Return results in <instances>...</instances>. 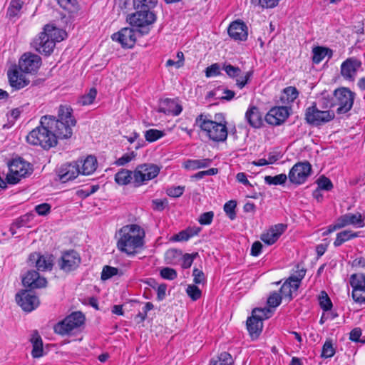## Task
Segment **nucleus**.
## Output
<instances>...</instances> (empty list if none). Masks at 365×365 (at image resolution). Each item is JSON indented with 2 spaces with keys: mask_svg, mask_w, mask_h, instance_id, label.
<instances>
[{
  "mask_svg": "<svg viewBox=\"0 0 365 365\" xmlns=\"http://www.w3.org/2000/svg\"><path fill=\"white\" fill-rule=\"evenodd\" d=\"M97 95V91L95 88L90 89L88 93L82 96L78 101L81 106H88L93 103Z\"/></svg>",
  "mask_w": 365,
  "mask_h": 365,
  "instance_id": "obj_42",
  "label": "nucleus"
},
{
  "mask_svg": "<svg viewBox=\"0 0 365 365\" xmlns=\"http://www.w3.org/2000/svg\"><path fill=\"white\" fill-rule=\"evenodd\" d=\"M312 166L308 162L296 163L289 173V179L291 182L297 185L304 183L310 175Z\"/></svg>",
  "mask_w": 365,
  "mask_h": 365,
  "instance_id": "obj_13",
  "label": "nucleus"
},
{
  "mask_svg": "<svg viewBox=\"0 0 365 365\" xmlns=\"http://www.w3.org/2000/svg\"><path fill=\"white\" fill-rule=\"evenodd\" d=\"M61 34L63 32L52 25L47 24L43 27V31L34 39L32 46L39 53L49 56L53 51L56 42L63 39Z\"/></svg>",
  "mask_w": 365,
  "mask_h": 365,
  "instance_id": "obj_4",
  "label": "nucleus"
},
{
  "mask_svg": "<svg viewBox=\"0 0 365 365\" xmlns=\"http://www.w3.org/2000/svg\"><path fill=\"white\" fill-rule=\"evenodd\" d=\"M354 98V93L351 92L349 88H341L335 90L334 98L335 106H338L336 113L338 114H344L349 111L353 106Z\"/></svg>",
  "mask_w": 365,
  "mask_h": 365,
  "instance_id": "obj_12",
  "label": "nucleus"
},
{
  "mask_svg": "<svg viewBox=\"0 0 365 365\" xmlns=\"http://www.w3.org/2000/svg\"><path fill=\"white\" fill-rule=\"evenodd\" d=\"M279 292L282 297L287 298L289 301L292 299V292L294 291L290 288V284L286 282L281 287Z\"/></svg>",
  "mask_w": 365,
  "mask_h": 365,
  "instance_id": "obj_59",
  "label": "nucleus"
},
{
  "mask_svg": "<svg viewBox=\"0 0 365 365\" xmlns=\"http://www.w3.org/2000/svg\"><path fill=\"white\" fill-rule=\"evenodd\" d=\"M85 317L81 312H76L58 322L54 327V331L61 335L68 334L73 329L83 324Z\"/></svg>",
  "mask_w": 365,
  "mask_h": 365,
  "instance_id": "obj_11",
  "label": "nucleus"
},
{
  "mask_svg": "<svg viewBox=\"0 0 365 365\" xmlns=\"http://www.w3.org/2000/svg\"><path fill=\"white\" fill-rule=\"evenodd\" d=\"M50 210L51 205L48 203H42L36 205L35 207L36 212L39 215H46L48 213H49Z\"/></svg>",
  "mask_w": 365,
  "mask_h": 365,
  "instance_id": "obj_63",
  "label": "nucleus"
},
{
  "mask_svg": "<svg viewBox=\"0 0 365 365\" xmlns=\"http://www.w3.org/2000/svg\"><path fill=\"white\" fill-rule=\"evenodd\" d=\"M160 168L153 163L139 165L133 171V184L135 187H139L145 182L154 179L158 176Z\"/></svg>",
  "mask_w": 365,
  "mask_h": 365,
  "instance_id": "obj_9",
  "label": "nucleus"
},
{
  "mask_svg": "<svg viewBox=\"0 0 365 365\" xmlns=\"http://www.w3.org/2000/svg\"><path fill=\"white\" fill-rule=\"evenodd\" d=\"M8 77L11 86L16 90L24 88L29 83V81L26 78L24 74L19 73V71L16 70L12 72H9Z\"/></svg>",
  "mask_w": 365,
  "mask_h": 365,
  "instance_id": "obj_28",
  "label": "nucleus"
},
{
  "mask_svg": "<svg viewBox=\"0 0 365 365\" xmlns=\"http://www.w3.org/2000/svg\"><path fill=\"white\" fill-rule=\"evenodd\" d=\"M195 124L210 140L214 142H224L227 140V123L222 113L215 114L214 120L210 118V115L202 113L196 118Z\"/></svg>",
  "mask_w": 365,
  "mask_h": 365,
  "instance_id": "obj_2",
  "label": "nucleus"
},
{
  "mask_svg": "<svg viewBox=\"0 0 365 365\" xmlns=\"http://www.w3.org/2000/svg\"><path fill=\"white\" fill-rule=\"evenodd\" d=\"M137 36H141L138 29L123 28L112 35L113 41L119 42L123 48H133L136 41Z\"/></svg>",
  "mask_w": 365,
  "mask_h": 365,
  "instance_id": "obj_14",
  "label": "nucleus"
},
{
  "mask_svg": "<svg viewBox=\"0 0 365 365\" xmlns=\"http://www.w3.org/2000/svg\"><path fill=\"white\" fill-rule=\"evenodd\" d=\"M212 160L209 158L200 160H189L185 164V168L192 170H197L207 168L211 164Z\"/></svg>",
  "mask_w": 365,
  "mask_h": 365,
  "instance_id": "obj_38",
  "label": "nucleus"
},
{
  "mask_svg": "<svg viewBox=\"0 0 365 365\" xmlns=\"http://www.w3.org/2000/svg\"><path fill=\"white\" fill-rule=\"evenodd\" d=\"M197 255V253L195 254H185L182 257V267L183 269H187L191 267L194 258Z\"/></svg>",
  "mask_w": 365,
  "mask_h": 365,
  "instance_id": "obj_61",
  "label": "nucleus"
},
{
  "mask_svg": "<svg viewBox=\"0 0 365 365\" xmlns=\"http://www.w3.org/2000/svg\"><path fill=\"white\" fill-rule=\"evenodd\" d=\"M135 153L133 151L129 153L124 154L122 157L119 158L115 162V164L118 166H123L127 163H130L133 160L135 157Z\"/></svg>",
  "mask_w": 365,
  "mask_h": 365,
  "instance_id": "obj_56",
  "label": "nucleus"
},
{
  "mask_svg": "<svg viewBox=\"0 0 365 365\" xmlns=\"http://www.w3.org/2000/svg\"><path fill=\"white\" fill-rule=\"evenodd\" d=\"M23 284L31 289L45 287L47 284L46 278L41 277L39 273L35 270L28 271L22 279Z\"/></svg>",
  "mask_w": 365,
  "mask_h": 365,
  "instance_id": "obj_23",
  "label": "nucleus"
},
{
  "mask_svg": "<svg viewBox=\"0 0 365 365\" xmlns=\"http://www.w3.org/2000/svg\"><path fill=\"white\" fill-rule=\"evenodd\" d=\"M29 262L30 264H35L38 271L51 270L53 267V256L41 255L40 253L33 252L29 257Z\"/></svg>",
  "mask_w": 365,
  "mask_h": 365,
  "instance_id": "obj_19",
  "label": "nucleus"
},
{
  "mask_svg": "<svg viewBox=\"0 0 365 365\" xmlns=\"http://www.w3.org/2000/svg\"><path fill=\"white\" fill-rule=\"evenodd\" d=\"M192 276L193 282L196 284H205L206 282V277L204 272L197 268L193 269Z\"/></svg>",
  "mask_w": 365,
  "mask_h": 365,
  "instance_id": "obj_55",
  "label": "nucleus"
},
{
  "mask_svg": "<svg viewBox=\"0 0 365 365\" xmlns=\"http://www.w3.org/2000/svg\"><path fill=\"white\" fill-rule=\"evenodd\" d=\"M59 5L64 9L73 11L76 9V0H58Z\"/></svg>",
  "mask_w": 365,
  "mask_h": 365,
  "instance_id": "obj_62",
  "label": "nucleus"
},
{
  "mask_svg": "<svg viewBox=\"0 0 365 365\" xmlns=\"http://www.w3.org/2000/svg\"><path fill=\"white\" fill-rule=\"evenodd\" d=\"M222 70L230 78L235 81V85L240 89L245 88L250 82L253 76L252 70L243 73L238 66L227 62L222 63Z\"/></svg>",
  "mask_w": 365,
  "mask_h": 365,
  "instance_id": "obj_8",
  "label": "nucleus"
},
{
  "mask_svg": "<svg viewBox=\"0 0 365 365\" xmlns=\"http://www.w3.org/2000/svg\"><path fill=\"white\" fill-rule=\"evenodd\" d=\"M234 361L230 354L224 351L211 359L209 365H232Z\"/></svg>",
  "mask_w": 365,
  "mask_h": 365,
  "instance_id": "obj_36",
  "label": "nucleus"
},
{
  "mask_svg": "<svg viewBox=\"0 0 365 365\" xmlns=\"http://www.w3.org/2000/svg\"><path fill=\"white\" fill-rule=\"evenodd\" d=\"M245 119L247 123L254 128H259L263 125V114L259 108L255 106H250L245 113Z\"/></svg>",
  "mask_w": 365,
  "mask_h": 365,
  "instance_id": "obj_24",
  "label": "nucleus"
},
{
  "mask_svg": "<svg viewBox=\"0 0 365 365\" xmlns=\"http://www.w3.org/2000/svg\"><path fill=\"white\" fill-rule=\"evenodd\" d=\"M160 274L161 277L165 279L168 280H173L175 279L177 276V272L175 269L170 267H164L160 270Z\"/></svg>",
  "mask_w": 365,
  "mask_h": 365,
  "instance_id": "obj_54",
  "label": "nucleus"
},
{
  "mask_svg": "<svg viewBox=\"0 0 365 365\" xmlns=\"http://www.w3.org/2000/svg\"><path fill=\"white\" fill-rule=\"evenodd\" d=\"M360 290H352L351 297L353 300L358 304H365V296L360 293Z\"/></svg>",
  "mask_w": 365,
  "mask_h": 365,
  "instance_id": "obj_64",
  "label": "nucleus"
},
{
  "mask_svg": "<svg viewBox=\"0 0 365 365\" xmlns=\"http://www.w3.org/2000/svg\"><path fill=\"white\" fill-rule=\"evenodd\" d=\"M287 180V176L286 174H279L275 176L267 175L264 177V182L267 185H283L286 182Z\"/></svg>",
  "mask_w": 365,
  "mask_h": 365,
  "instance_id": "obj_41",
  "label": "nucleus"
},
{
  "mask_svg": "<svg viewBox=\"0 0 365 365\" xmlns=\"http://www.w3.org/2000/svg\"><path fill=\"white\" fill-rule=\"evenodd\" d=\"M33 218L34 214L26 213L14 221V226L19 228L26 226Z\"/></svg>",
  "mask_w": 365,
  "mask_h": 365,
  "instance_id": "obj_52",
  "label": "nucleus"
},
{
  "mask_svg": "<svg viewBox=\"0 0 365 365\" xmlns=\"http://www.w3.org/2000/svg\"><path fill=\"white\" fill-rule=\"evenodd\" d=\"M186 293L192 301H197L202 297V291L195 284H188Z\"/></svg>",
  "mask_w": 365,
  "mask_h": 365,
  "instance_id": "obj_47",
  "label": "nucleus"
},
{
  "mask_svg": "<svg viewBox=\"0 0 365 365\" xmlns=\"http://www.w3.org/2000/svg\"><path fill=\"white\" fill-rule=\"evenodd\" d=\"M350 284L352 290H360L365 293V274L356 273L350 276Z\"/></svg>",
  "mask_w": 365,
  "mask_h": 365,
  "instance_id": "obj_35",
  "label": "nucleus"
},
{
  "mask_svg": "<svg viewBox=\"0 0 365 365\" xmlns=\"http://www.w3.org/2000/svg\"><path fill=\"white\" fill-rule=\"evenodd\" d=\"M80 262L79 255L76 252L71 250L62 255L58 265L61 269L68 272L76 269Z\"/></svg>",
  "mask_w": 365,
  "mask_h": 365,
  "instance_id": "obj_18",
  "label": "nucleus"
},
{
  "mask_svg": "<svg viewBox=\"0 0 365 365\" xmlns=\"http://www.w3.org/2000/svg\"><path fill=\"white\" fill-rule=\"evenodd\" d=\"M236 207L237 202L235 200H230L224 205V211L231 220L236 218Z\"/></svg>",
  "mask_w": 365,
  "mask_h": 365,
  "instance_id": "obj_46",
  "label": "nucleus"
},
{
  "mask_svg": "<svg viewBox=\"0 0 365 365\" xmlns=\"http://www.w3.org/2000/svg\"><path fill=\"white\" fill-rule=\"evenodd\" d=\"M319 305L321 308L327 312L331 309L332 302L325 291H322L319 297Z\"/></svg>",
  "mask_w": 365,
  "mask_h": 365,
  "instance_id": "obj_43",
  "label": "nucleus"
},
{
  "mask_svg": "<svg viewBox=\"0 0 365 365\" xmlns=\"http://www.w3.org/2000/svg\"><path fill=\"white\" fill-rule=\"evenodd\" d=\"M165 135V133L157 129H149L145 132V138L148 142H154Z\"/></svg>",
  "mask_w": 365,
  "mask_h": 365,
  "instance_id": "obj_44",
  "label": "nucleus"
},
{
  "mask_svg": "<svg viewBox=\"0 0 365 365\" xmlns=\"http://www.w3.org/2000/svg\"><path fill=\"white\" fill-rule=\"evenodd\" d=\"M26 140L29 144L39 145L45 150L55 147L58 143L50 128L43 124V116L40 120V125L27 135Z\"/></svg>",
  "mask_w": 365,
  "mask_h": 365,
  "instance_id": "obj_5",
  "label": "nucleus"
},
{
  "mask_svg": "<svg viewBox=\"0 0 365 365\" xmlns=\"http://www.w3.org/2000/svg\"><path fill=\"white\" fill-rule=\"evenodd\" d=\"M246 29L247 27L244 23L236 21L230 25L228 34L235 40L245 41L247 38Z\"/></svg>",
  "mask_w": 365,
  "mask_h": 365,
  "instance_id": "obj_26",
  "label": "nucleus"
},
{
  "mask_svg": "<svg viewBox=\"0 0 365 365\" xmlns=\"http://www.w3.org/2000/svg\"><path fill=\"white\" fill-rule=\"evenodd\" d=\"M319 103L320 106L324 109L335 106L334 97L330 96L329 94H323L322 97L319 99Z\"/></svg>",
  "mask_w": 365,
  "mask_h": 365,
  "instance_id": "obj_49",
  "label": "nucleus"
},
{
  "mask_svg": "<svg viewBox=\"0 0 365 365\" xmlns=\"http://www.w3.org/2000/svg\"><path fill=\"white\" fill-rule=\"evenodd\" d=\"M184 191V186H176L168 187L166 190V193L170 197H178L183 194Z\"/></svg>",
  "mask_w": 365,
  "mask_h": 365,
  "instance_id": "obj_58",
  "label": "nucleus"
},
{
  "mask_svg": "<svg viewBox=\"0 0 365 365\" xmlns=\"http://www.w3.org/2000/svg\"><path fill=\"white\" fill-rule=\"evenodd\" d=\"M43 124L50 128L56 140L68 139L73 135V128L76 124V120L70 106L60 105L57 116L43 115Z\"/></svg>",
  "mask_w": 365,
  "mask_h": 365,
  "instance_id": "obj_1",
  "label": "nucleus"
},
{
  "mask_svg": "<svg viewBox=\"0 0 365 365\" xmlns=\"http://www.w3.org/2000/svg\"><path fill=\"white\" fill-rule=\"evenodd\" d=\"M158 0H133L135 9L152 10L157 5Z\"/></svg>",
  "mask_w": 365,
  "mask_h": 365,
  "instance_id": "obj_40",
  "label": "nucleus"
},
{
  "mask_svg": "<svg viewBox=\"0 0 365 365\" xmlns=\"http://www.w3.org/2000/svg\"><path fill=\"white\" fill-rule=\"evenodd\" d=\"M289 113L286 106H278L270 109L264 117L266 122L272 125H279L284 123Z\"/></svg>",
  "mask_w": 365,
  "mask_h": 365,
  "instance_id": "obj_17",
  "label": "nucleus"
},
{
  "mask_svg": "<svg viewBox=\"0 0 365 365\" xmlns=\"http://www.w3.org/2000/svg\"><path fill=\"white\" fill-rule=\"evenodd\" d=\"M41 65V58L34 53H25L19 61V69L26 73H36Z\"/></svg>",
  "mask_w": 365,
  "mask_h": 365,
  "instance_id": "obj_15",
  "label": "nucleus"
},
{
  "mask_svg": "<svg viewBox=\"0 0 365 365\" xmlns=\"http://www.w3.org/2000/svg\"><path fill=\"white\" fill-rule=\"evenodd\" d=\"M17 304L25 312H30L39 305V300L37 296L31 292L23 290L16 294Z\"/></svg>",
  "mask_w": 365,
  "mask_h": 365,
  "instance_id": "obj_16",
  "label": "nucleus"
},
{
  "mask_svg": "<svg viewBox=\"0 0 365 365\" xmlns=\"http://www.w3.org/2000/svg\"><path fill=\"white\" fill-rule=\"evenodd\" d=\"M182 110V106L175 99H165L160 104L159 111L167 115H178Z\"/></svg>",
  "mask_w": 365,
  "mask_h": 365,
  "instance_id": "obj_27",
  "label": "nucleus"
},
{
  "mask_svg": "<svg viewBox=\"0 0 365 365\" xmlns=\"http://www.w3.org/2000/svg\"><path fill=\"white\" fill-rule=\"evenodd\" d=\"M360 65V62L357 60L353 58L346 60L341 66V76L346 79L353 81Z\"/></svg>",
  "mask_w": 365,
  "mask_h": 365,
  "instance_id": "obj_25",
  "label": "nucleus"
},
{
  "mask_svg": "<svg viewBox=\"0 0 365 365\" xmlns=\"http://www.w3.org/2000/svg\"><path fill=\"white\" fill-rule=\"evenodd\" d=\"M8 166L9 173L6 175V180L9 184L18 183L22 178H26L32 172L30 164L21 158L13 160L9 163Z\"/></svg>",
  "mask_w": 365,
  "mask_h": 365,
  "instance_id": "obj_7",
  "label": "nucleus"
},
{
  "mask_svg": "<svg viewBox=\"0 0 365 365\" xmlns=\"http://www.w3.org/2000/svg\"><path fill=\"white\" fill-rule=\"evenodd\" d=\"M118 268L110 267L108 265H106L103 267V271L101 272V279L103 280L108 279L111 278L112 277L118 274Z\"/></svg>",
  "mask_w": 365,
  "mask_h": 365,
  "instance_id": "obj_50",
  "label": "nucleus"
},
{
  "mask_svg": "<svg viewBox=\"0 0 365 365\" xmlns=\"http://www.w3.org/2000/svg\"><path fill=\"white\" fill-rule=\"evenodd\" d=\"M272 314L270 308H255L252 310V316L262 322L263 320L269 319Z\"/></svg>",
  "mask_w": 365,
  "mask_h": 365,
  "instance_id": "obj_39",
  "label": "nucleus"
},
{
  "mask_svg": "<svg viewBox=\"0 0 365 365\" xmlns=\"http://www.w3.org/2000/svg\"><path fill=\"white\" fill-rule=\"evenodd\" d=\"M282 297L277 292H273L270 294L267 299V304L269 306V307L275 308L278 307L282 301Z\"/></svg>",
  "mask_w": 365,
  "mask_h": 365,
  "instance_id": "obj_57",
  "label": "nucleus"
},
{
  "mask_svg": "<svg viewBox=\"0 0 365 365\" xmlns=\"http://www.w3.org/2000/svg\"><path fill=\"white\" fill-rule=\"evenodd\" d=\"M263 324L255 317L251 316L247 320V328L252 339H256L260 334Z\"/></svg>",
  "mask_w": 365,
  "mask_h": 365,
  "instance_id": "obj_31",
  "label": "nucleus"
},
{
  "mask_svg": "<svg viewBox=\"0 0 365 365\" xmlns=\"http://www.w3.org/2000/svg\"><path fill=\"white\" fill-rule=\"evenodd\" d=\"M78 164L81 168L80 174L89 175L96 170L97 160L95 157L90 155L83 160H81Z\"/></svg>",
  "mask_w": 365,
  "mask_h": 365,
  "instance_id": "obj_29",
  "label": "nucleus"
},
{
  "mask_svg": "<svg viewBox=\"0 0 365 365\" xmlns=\"http://www.w3.org/2000/svg\"><path fill=\"white\" fill-rule=\"evenodd\" d=\"M335 354V349L331 341L327 340L322 349L321 356L324 359L331 358Z\"/></svg>",
  "mask_w": 365,
  "mask_h": 365,
  "instance_id": "obj_45",
  "label": "nucleus"
},
{
  "mask_svg": "<svg viewBox=\"0 0 365 365\" xmlns=\"http://www.w3.org/2000/svg\"><path fill=\"white\" fill-rule=\"evenodd\" d=\"M120 237L117 242L119 250L128 255H133L136 250L143 246L144 230L138 225H129L120 230Z\"/></svg>",
  "mask_w": 365,
  "mask_h": 365,
  "instance_id": "obj_3",
  "label": "nucleus"
},
{
  "mask_svg": "<svg viewBox=\"0 0 365 365\" xmlns=\"http://www.w3.org/2000/svg\"><path fill=\"white\" fill-rule=\"evenodd\" d=\"M287 227V226L285 224H277L271 227L266 232L262 234L260 239L267 245H272L285 232Z\"/></svg>",
  "mask_w": 365,
  "mask_h": 365,
  "instance_id": "obj_22",
  "label": "nucleus"
},
{
  "mask_svg": "<svg viewBox=\"0 0 365 365\" xmlns=\"http://www.w3.org/2000/svg\"><path fill=\"white\" fill-rule=\"evenodd\" d=\"M338 227L343 228L348 225L355 227H364L365 225L364 217L359 212L346 213L337 219Z\"/></svg>",
  "mask_w": 365,
  "mask_h": 365,
  "instance_id": "obj_21",
  "label": "nucleus"
},
{
  "mask_svg": "<svg viewBox=\"0 0 365 365\" xmlns=\"http://www.w3.org/2000/svg\"><path fill=\"white\" fill-rule=\"evenodd\" d=\"M23 3L20 0H12L8 9V14L10 17L16 16L21 9Z\"/></svg>",
  "mask_w": 365,
  "mask_h": 365,
  "instance_id": "obj_48",
  "label": "nucleus"
},
{
  "mask_svg": "<svg viewBox=\"0 0 365 365\" xmlns=\"http://www.w3.org/2000/svg\"><path fill=\"white\" fill-rule=\"evenodd\" d=\"M32 344L31 356L33 358H40L43 355V341L37 331H34L31 338Z\"/></svg>",
  "mask_w": 365,
  "mask_h": 365,
  "instance_id": "obj_30",
  "label": "nucleus"
},
{
  "mask_svg": "<svg viewBox=\"0 0 365 365\" xmlns=\"http://www.w3.org/2000/svg\"><path fill=\"white\" fill-rule=\"evenodd\" d=\"M299 96V92L295 87L289 86L284 89L283 94L281 97L282 101L284 103H292Z\"/></svg>",
  "mask_w": 365,
  "mask_h": 365,
  "instance_id": "obj_37",
  "label": "nucleus"
},
{
  "mask_svg": "<svg viewBox=\"0 0 365 365\" xmlns=\"http://www.w3.org/2000/svg\"><path fill=\"white\" fill-rule=\"evenodd\" d=\"M335 117V114L331 110H321L316 103L308 107L305 111V120L307 123L319 126L332 120Z\"/></svg>",
  "mask_w": 365,
  "mask_h": 365,
  "instance_id": "obj_10",
  "label": "nucleus"
},
{
  "mask_svg": "<svg viewBox=\"0 0 365 365\" xmlns=\"http://www.w3.org/2000/svg\"><path fill=\"white\" fill-rule=\"evenodd\" d=\"M133 179V172L127 169H120L115 175V181L119 185H127Z\"/></svg>",
  "mask_w": 365,
  "mask_h": 365,
  "instance_id": "obj_34",
  "label": "nucleus"
},
{
  "mask_svg": "<svg viewBox=\"0 0 365 365\" xmlns=\"http://www.w3.org/2000/svg\"><path fill=\"white\" fill-rule=\"evenodd\" d=\"M359 236V232H353L349 230H343L336 234V237L334 242V247L341 246L344 242L354 239Z\"/></svg>",
  "mask_w": 365,
  "mask_h": 365,
  "instance_id": "obj_33",
  "label": "nucleus"
},
{
  "mask_svg": "<svg viewBox=\"0 0 365 365\" xmlns=\"http://www.w3.org/2000/svg\"><path fill=\"white\" fill-rule=\"evenodd\" d=\"M312 53V61L316 64L319 63L326 56L331 58L333 55L331 49L322 46H317L314 48Z\"/></svg>",
  "mask_w": 365,
  "mask_h": 365,
  "instance_id": "obj_32",
  "label": "nucleus"
},
{
  "mask_svg": "<svg viewBox=\"0 0 365 365\" xmlns=\"http://www.w3.org/2000/svg\"><path fill=\"white\" fill-rule=\"evenodd\" d=\"M213 217H214V213L212 211L206 212L202 213L200 216L198 222L201 225H210V224H211V222L213 220Z\"/></svg>",
  "mask_w": 365,
  "mask_h": 365,
  "instance_id": "obj_60",
  "label": "nucleus"
},
{
  "mask_svg": "<svg viewBox=\"0 0 365 365\" xmlns=\"http://www.w3.org/2000/svg\"><path fill=\"white\" fill-rule=\"evenodd\" d=\"M81 173L80 165L77 162L63 165L58 170V175L62 182L75 179Z\"/></svg>",
  "mask_w": 365,
  "mask_h": 365,
  "instance_id": "obj_20",
  "label": "nucleus"
},
{
  "mask_svg": "<svg viewBox=\"0 0 365 365\" xmlns=\"http://www.w3.org/2000/svg\"><path fill=\"white\" fill-rule=\"evenodd\" d=\"M221 69L222 66H220L219 63H212L211 66L206 68L205 76L207 78L220 76L221 74Z\"/></svg>",
  "mask_w": 365,
  "mask_h": 365,
  "instance_id": "obj_51",
  "label": "nucleus"
},
{
  "mask_svg": "<svg viewBox=\"0 0 365 365\" xmlns=\"http://www.w3.org/2000/svg\"><path fill=\"white\" fill-rule=\"evenodd\" d=\"M317 189L320 190H324L329 191L331 190L333 187L331 181L324 176H322L319 178V180H317Z\"/></svg>",
  "mask_w": 365,
  "mask_h": 365,
  "instance_id": "obj_53",
  "label": "nucleus"
},
{
  "mask_svg": "<svg viewBox=\"0 0 365 365\" xmlns=\"http://www.w3.org/2000/svg\"><path fill=\"white\" fill-rule=\"evenodd\" d=\"M136 11L129 16L128 20L130 25L138 27L140 35L148 34L150 29L148 26L153 24L156 16L152 10L135 9Z\"/></svg>",
  "mask_w": 365,
  "mask_h": 365,
  "instance_id": "obj_6",
  "label": "nucleus"
}]
</instances>
